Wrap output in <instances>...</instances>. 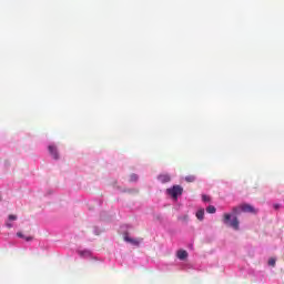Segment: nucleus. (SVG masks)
<instances>
[{"label": "nucleus", "mask_w": 284, "mask_h": 284, "mask_svg": "<svg viewBox=\"0 0 284 284\" xmlns=\"http://www.w3.org/2000/svg\"><path fill=\"white\" fill-rule=\"evenodd\" d=\"M232 215L230 213L224 214L223 216V223L225 225H229L230 227H233V230H239V217H233V220L231 221Z\"/></svg>", "instance_id": "obj_1"}, {"label": "nucleus", "mask_w": 284, "mask_h": 284, "mask_svg": "<svg viewBox=\"0 0 284 284\" xmlns=\"http://www.w3.org/2000/svg\"><path fill=\"white\" fill-rule=\"evenodd\" d=\"M166 194H169V196H172V199H175L176 201L179 196L183 194V189L181 187V185H174L173 187L166 190Z\"/></svg>", "instance_id": "obj_2"}, {"label": "nucleus", "mask_w": 284, "mask_h": 284, "mask_svg": "<svg viewBox=\"0 0 284 284\" xmlns=\"http://www.w3.org/2000/svg\"><path fill=\"white\" fill-rule=\"evenodd\" d=\"M241 210L245 213L248 214H257L258 210H256L254 206H252L251 204H242L241 205Z\"/></svg>", "instance_id": "obj_3"}, {"label": "nucleus", "mask_w": 284, "mask_h": 284, "mask_svg": "<svg viewBox=\"0 0 284 284\" xmlns=\"http://www.w3.org/2000/svg\"><path fill=\"white\" fill-rule=\"evenodd\" d=\"M17 215H14V214H10L9 216H8V221L4 223V225H6V227H8L9 230L10 229H12V223H14V221H17Z\"/></svg>", "instance_id": "obj_4"}, {"label": "nucleus", "mask_w": 284, "mask_h": 284, "mask_svg": "<svg viewBox=\"0 0 284 284\" xmlns=\"http://www.w3.org/2000/svg\"><path fill=\"white\" fill-rule=\"evenodd\" d=\"M124 241L126 243H131V245H135L136 247H139L141 240H136V239H132L130 236H128V234L124 235Z\"/></svg>", "instance_id": "obj_5"}, {"label": "nucleus", "mask_w": 284, "mask_h": 284, "mask_svg": "<svg viewBox=\"0 0 284 284\" xmlns=\"http://www.w3.org/2000/svg\"><path fill=\"white\" fill-rule=\"evenodd\" d=\"M49 152H50L51 156H52L55 161H58V159H59V151H57V146H54V145H49Z\"/></svg>", "instance_id": "obj_6"}, {"label": "nucleus", "mask_w": 284, "mask_h": 284, "mask_svg": "<svg viewBox=\"0 0 284 284\" xmlns=\"http://www.w3.org/2000/svg\"><path fill=\"white\" fill-rule=\"evenodd\" d=\"M158 180L160 181V183H170V181H172V178L170 176V174H160L158 176Z\"/></svg>", "instance_id": "obj_7"}, {"label": "nucleus", "mask_w": 284, "mask_h": 284, "mask_svg": "<svg viewBox=\"0 0 284 284\" xmlns=\"http://www.w3.org/2000/svg\"><path fill=\"white\" fill-rule=\"evenodd\" d=\"M178 258H180V261H185V258H187V251H178Z\"/></svg>", "instance_id": "obj_8"}, {"label": "nucleus", "mask_w": 284, "mask_h": 284, "mask_svg": "<svg viewBox=\"0 0 284 284\" xmlns=\"http://www.w3.org/2000/svg\"><path fill=\"white\" fill-rule=\"evenodd\" d=\"M195 216H196V219H197L199 221H203V219L205 217V210L200 209V210L196 212Z\"/></svg>", "instance_id": "obj_9"}, {"label": "nucleus", "mask_w": 284, "mask_h": 284, "mask_svg": "<svg viewBox=\"0 0 284 284\" xmlns=\"http://www.w3.org/2000/svg\"><path fill=\"white\" fill-rule=\"evenodd\" d=\"M186 183H194L196 181V176L194 175H187L185 176Z\"/></svg>", "instance_id": "obj_10"}, {"label": "nucleus", "mask_w": 284, "mask_h": 284, "mask_svg": "<svg viewBox=\"0 0 284 284\" xmlns=\"http://www.w3.org/2000/svg\"><path fill=\"white\" fill-rule=\"evenodd\" d=\"M206 212L209 214H215L216 213V207L214 205H210L206 207Z\"/></svg>", "instance_id": "obj_11"}, {"label": "nucleus", "mask_w": 284, "mask_h": 284, "mask_svg": "<svg viewBox=\"0 0 284 284\" xmlns=\"http://www.w3.org/2000/svg\"><path fill=\"white\" fill-rule=\"evenodd\" d=\"M17 236H19V239H24L26 241H32V236H24L21 232H18Z\"/></svg>", "instance_id": "obj_12"}, {"label": "nucleus", "mask_w": 284, "mask_h": 284, "mask_svg": "<svg viewBox=\"0 0 284 284\" xmlns=\"http://www.w3.org/2000/svg\"><path fill=\"white\" fill-rule=\"evenodd\" d=\"M135 181H139V175H136V174H131V175H130V182H131V183H135Z\"/></svg>", "instance_id": "obj_13"}, {"label": "nucleus", "mask_w": 284, "mask_h": 284, "mask_svg": "<svg viewBox=\"0 0 284 284\" xmlns=\"http://www.w3.org/2000/svg\"><path fill=\"white\" fill-rule=\"evenodd\" d=\"M268 265H270L271 267H274V266L276 265V258L271 257V258L268 260Z\"/></svg>", "instance_id": "obj_14"}, {"label": "nucleus", "mask_w": 284, "mask_h": 284, "mask_svg": "<svg viewBox=\"0 0 284 284\" xmlns=\"http://www.w3.org/2000/svg\"><path fill=\"white\" fill-rule=\"evenodd\" d=\"M241 212H243V211L241 210V205L233 207V214H241Z\"/></svg>", "instance_id": "obj_15"}, {"label": "nucleus", "mask_w": 284, "mask_h": 284, "mask_svg": "<svg viewBox=\"0 0 284 284\" xmlns=\"http://www.w3.org/2000/svg\"><path fill=\"white\" fill-rule=\"evenodd\" d=\"M202 201H204V203H209L210 196H207V195H202Z\"/></svg>", "instance_id": "obj_16"}, {"label": "nucleus", "mask_w": 284, "mask_h": 284, "mask_svg": "<svg viewBox=\"0 0 284 284\" xmlns=\"http://www.w3.org/2000/svg\"><path fill=\"white\" fill-rule=\"evenodd\" d=\"M273 207L274 210H278L281 207V204H274Z\"/></svg>", "instance_id": "obj_17"}]
</instances>
